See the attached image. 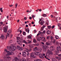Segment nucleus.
Wrapping results in <instances>:
<instances>
[{"label":"nucleus","instance_id":"obj_1","mask_svg":"<svg viewBox=\"0 0 61 61\" xmlns=\"http://www.w3.org/2000/svg\"><path fill=\"white\" fill-rule=\"evenodd\" d=\"M36 39L38 41H40L41 39H42L43 41V42H45V41H46V39L45 37H36Z\"/></svg>","mask_w":61,"mask_h":61},{"label":"nucleus","instance_id":"obj_2","mask_svg":"<svg viewBox=\"0 0 61 61\" xmlns=\"http://www.w3.org/2000/svg\"><path fill=\"white\" fill-rule=\"evenodd\" d=\"M30 57L31 59H34L36 58V56L34 54L33 52H32L30 54Z\"/></svg>","mask_w":61,"mask_h":61},{"label":"nucleus","instance_id":"obj_3","mask_svg":"<svg viewBox=\"0 0 61 61\" xmlns=\"http://www.w3.org/2000/svg\"><path fill=\"white\" fill-rule=\"evenodd\" d=\"M44 56H45V53H43L41 54H39V57L41 58L44 59Z\"/></svg>","mask_w":61,"mask_h":61},{"label":"nucleus","instance_id":"obj_4","mask_svg":"<svg viewBox=\"0 0 61 61\" xmlns=\"http://www.w3.org/2000/svg\"><path fill=\"white\" fill-rule=\"evenodd\" d=\"M42 19H43V18H41L39 22V24L40 23V22H41L40 24L42 25H44V23H45V21H43V20Z\"/></svg>","mask_w":61,"mask_h":61},{"label":"nucleus","instance_id":"obj_5","mask_svg":"<svg viewBox=\"0 0 61 61\" xmlns=\"http://www.w3.org/2000/svg\"><path fill=\"white\" fill-rule=\"evenodd\" d=\"M3 58L5 60L7 61L8 59L9 60H10L11 59V57H7L6 56H5Z\"/></svg>","mask_w":61,"mask_h":61},{"label":"nucleus","instance_id":"obj_6","mask_svg":"<svg viewBox=\"0 0 61 61\" xmlns=\"http://www.w3.org/2000/svg\"><path fill=\"white\" fill-rule=\"evenodd\" d=\"M17 49L20 51H23L24 50V48H23L20 47V46H16Z\"/></svg>","mask_w":61,"mask_h":61},{"label":"nucleus","instance_id":"obj_7","mask_svg":"<svg viewBox=\"0 0 61 61\" xmlns=\"http://www.w3.org/2000/svg\"><path fill=\"white\" fill-rule=\"evenodd\" d=\"M7 29H8V26H5L4 27V32H7Z\"/></svg>","mask_w":61,"mask_h":61},{"label":"nucleus","instance_id":"obj_8","mask_svg":"<svg viewBox=\"0 0 61 61\" xmlns=\"http://www.w3.org/2000/svg\"><path fill=\"white\" fill-rule=\"evenodd\" d=\"M56 49L57 50L55 51V52H58L59 51H61V47L60 46H57L56 48Z\"/></svg>","mask_w":61,"mask_h":61},{"label":"nucleus","instance_id":"obj_9","mask_svg":"<svg viewBox=\"0 0 61 61\" xmlns=\"http://www.w3.org/2000/svg\"><path fill=\"white\" fill-rule=\"evenodd\" d=\"M22 40H23L22 39H20L17 40V42L18 43V44L19 45H21V42L22 41Z\"/></svg>","mask_w":61,"mask_h":61},{"label":"nucleus","instance_id":"obj_10","mask_svg":"<svg viewBox=\"0 0 61 61\" xmlns=\"http://www.w3.org/2000/svg\"><path fill=\"white\" fill-rule=\"evenodd\" d=\"M46 54H50L51 55H53V54L52 53V52H51L49 50H47V53H46Z\"/></svg>","mask_w":61,"mask_h":61},{"label":"nucleus","instance_id":"obj_11","mask_svg":"<svg viewBox=\"0 0 61 61\" xmlns=\"http://www.w3.org/2000/svg\"><path fill=\"white\" fill-rule=\"evenodd\" d=\"M22 52L23 56H24V57H25L27 55V54L26 53L25 51H24H24H23Z\"/></svg>","mask_w":61,"mask_h":61},{"label":"nucleus","instance_id":"obj_12","mask_svg":"<svg viewBox=\"0 0 61 61\" xmlns=\"http://www.w3.org/2000/svg\"><path fill=\"white\" fill-rule=\"evenodd\" d=\"M38 48L37 47L34 48L33 49V51H38Z\"/></svg>","mask_w":61,"mask_h":61},{"label":"nucleus","instance_id":"obj_13","mask_svg":"<svg viewBox=\"0 0 61 61\" xmlns=\"http://www.w3.org/2000/svg\"><path fill=\"white\" fill-rule=\"evenodd\" d=\"M45 45L47 46H51V45H52V43L51 42L50 43H49L47 42H46L45 43Z\"/></svg>","mask_w":61,"mask_h":61},{"label":"nucleus","instance_id":"obj_14","mask_svg":"<svg viewBox=\"0 0 61 61\" xmlns=\"http://www.w3.org/2000/svg\"><path fill=\"white\" fill-rule=\"evenodd\" d=\"M43 49H45V50H44L45 51H46V48L47 46H46V45H44L43 46Z\"/></svg>","mask_w":61,"mask_h":61},{"label":"nucleus","instance_id":"obj_15","mask_svg":"<svg viewBox=\"0 0 61 61\" xmlns=\"http://www.w3.org/2000/svg\"><path fill=\"white\" fill-rule=\"evenodd\" d=\"M0 38L2 39H4L5 38V37L4 35H2L0 37Z\"/></svg>","mask_w":61,"mask_h":61},{"label":"nucleus","instance_id":"obj_16","mask_svg":"<svg viewBox=\"0 0 61 61\" xmlns=\"http://www.w3.org/2000/svg\"><path fill=\"white\" fill-rule=\"evenodd\" d=\"M25 31L26 32H27V33H29V28L25 29Z\"/></svg>","mask_w":61,"mask_h":61},{"label":"nucleus","instance_id":"obj_17","mask_svg":"<svg viewBox=\"0 0 61 61\" xmlns=\"http://www.w3.org/2000/svg\"><path fill=\"white\" fill-rule=\"evenodd\" d=\"M36 55L38 56L40 54V52L38 51H36L35 53Z\"/></svg>","mask_w":61,"mask_h":61},{"label":"nucleus","instance_id":"obj_18","mask_svg":"<svg viewBox=\"0 0 61 61\" xmlns=\"http://www.w3.org/2000/svg\"><path fill=\"white\" fill-rule=\"evenodd\" d=\"M50 49L51 51H52L54 50V48H53V46H51L50 48Z\"/></svg>","mask_w":61,"mask_h":61},{"label":"nucleus","instance_id":"obj_19","mask_svg":"<svg viewBox=\"0 0 61 61\" xmlns=\"http://www.w3.org/2000/svg\"><path fill=\"white\" fill-rule=\"evenodd\" d=\"M46 33L47 35H50L51 34V31H49V30H47Z\"/></svg>","mask_w":61,"mask_h":61},{"label":"nucleus","instance_id":"obj_20","mask_svg":"<svg viewBox=\"0 0 61 61\" xmlns=\"http://www.w3.org/2000/svg\"><path fill=\"white\" fill-rule=\"evenodd\" d=\"M15 61H20V60H19V59L17 58V57H16V58H15Z\"/></svg>","mask_w":61,"mask_h":61},{"label":"nucleus","instance_id":"obj_21","mask_svg":"<svg viewBox=\"0 0 61 61\" xmlns=\"http://www.w3.org/2000/svg\"><path fill=\"white\" fill-rule=\"evenodd\" d=\"M33 42L34 43H36V40L35 39H34L33 40Z\"/></svg>","mask_w":61,"mask_h":61},{"label":"nucleus","instance_id":"obj_22","mask_svg":"<svg viewBox=\"0 0 61 61\" xmlns=\"http://www.w3.org/2000/svg\"><path fill=\"white\" fill-rule=\"evenodd\" d=\"M27 39H30L31 38V36L30 35H28V36H27Z\"/></svg>","mask_w":61,"mask_h":61},{"label":"nucleus","instance_id":"obj_23","mask_svg":"<svg viewBox=\"0 0 61 61\" xmlns=\"http://www.w3.org/2000/svg\"><path fill=\"white\" fill-rule=\"evenodd\" d=\"M9 53L10 55H12V54H13V51H10L9 52Z\"/></svg>","mask_w":61,"mask_h":61},{"label":"nucleus","instance_id":"obj_24","mask_svg":"<svg viewBox=\"0 0 61 61\" xmlns=\"http://www.w3.org/2000/svg\"><path fill=\"white\" fill-rule=\"evenodd\" d=\"M16 49V48L15 47V46H14L12 50L13 51H14V50H15Z\"/></svg>","mask_w":61,"mask_h":61},{"label":"nucleus","instance_id":"obj_25","mask_svg":"<svg viewBox=\"0 0 61 61\" xmlns=\"http://www.w3.org/2000/svg\"><path fill=\"white\" fill-rule=\"evenodd\" d=\"M34 61H42V60L39 59H37L35 60Z\"/></svg>","mask_w":61,"mask_h":61},{"label":"nucleus","instance_id":"obj_26","mask_svg":"<svg viewBox=\"0 0 61 61\" xmlns=\"http://www.w3.org/2000/svg\"><path fill=\"white\" fill-rule=\"evenodd\" d=\"M14 46H13V45H11L10 47V49L11 50H12V49H13Z\"/></svg>","mask_w":61,"mask_h":61},{"label":"nucleus","instance_id":"obj_27","mask_svg":"<svg viewBox=\"0 0 61 61\" xmlns=\"http://www.w3.org/2000/svg\"><path fill=\"white\" fill-rule=\"evenodd\" d=\"M51 60L52 61H57L56 59L55 58H52V59H51Z\"/></svg>","mask_w":61,"mask_h":61},{"label":"nucleus","instance_id":"obj_28","mask_svg":"<svg viewBox=\"0 0 61 61\" xmlns=\"http://www.w3.org/2000/svg\"><path fill=\"white\" fill-rule=\"evenodd\" d=\"M25 51H25V52H28V48H25Z\"/></svg>","mask_w":61,"mask_h":61},{"label":"nucleus","instance_id":"obj_29","mask_svg":"<svg viewBox=\"0 0 61 61\" xmlns=\"http://www.w3.org/2000/svg\"><path fill=\"white\" fill-rule=\"evenodd\" d=\"M34 47V46L32 45H30V48H33Z\"/></svg>","mask_w":61,"mask_h":61},{"label":"nucleus","instance_id":"obj_30","mask_svg":"<svg viewBox=\"0 0 61 61\" xmlns=\"http://www.w3.org/2000/svg\"><path fill=\"white\" fill-rule=\"evenodd\" d=\"M23 43H25V44H28V43H27V42L25 40H23Z\"/></svg>","mask_w":61,"mask_h":61},{"label":"nucleus","instance_id":"obj_31","mask_svg":"<svg viewBox=\"0 0 61 61\" xmlns=\"http://www.w3.org/2000/svg\"><path fill=\"white\" fill-rule=\"evenodd\" d=\"M27 41L28 42L29 44H30V43H31L32 42V41H30L29 40H28Z\"/></svg>","mask_w":61,"mask_h":61},{"label":"nucleus","instance_id":"obj_32","mask_svg":"<svg viewBox=\"0 0 61 61\" xmlns=\"http://www.w3.org/2000/svg\"><path fill=\"white\" fill-rule=\"evenodd\" d=\"M5 51L7 53H9V51H7V50L6 49H4Z\"/></svg>","mask_w":61,"mask_h":61},{"label":"nucleus","instance_id":"obj_33","mask_svg":"<svg viewBox=\"0 0 61 61\" xmlns=\"http://www.w3.org/2000/svg\"><path fill=\"white\" fill-rule=\"evenodd\" d=\"M21 60L22 61H26V60L25 59V58H22V59H21Z\"/></svg>","mask_w":61,"mask_h":61},{"label":"nucleus","instance_id":"obj_34","mask_svg":"<svg viewBox=\"0 0 61 61\" xmlns=\"http://www.w3.org/2000/svg\"><path fill=\"white\" fill-rule=\"evenodd\" d=\"M44 57H45V58H46V59H48V58L47 57H46V56H47V57H48V55H47V54H46V56H45H45H44Z\"/></svg>","mask_w":61,"mask_h":61},{"label":"nucleus","instance_id":"obj_35","mask_svg":"<svg viewBox=\"0 0 61 61\" xmlns=\"http://www.w3.org/2000/svg\"><path fill=\"white\" fill-rule=\"evenodd\" d=\"M7 53L6 55V56H9V55H10V53Z\"/></svg>","mask_w":61,"mask_h":61},{"label":"nucleus","instance_id":"obj_36","mask_svg":"<svg viewBox=\"0 0 61 61\" xmlns=\"http://www.w3.org/2000/svg\"><path fill=\"white\" fill-rule=\"evenodd\" d=\"M58 37H59L57 36H55V38L56 39H58Z\"/></svg>","mask_w":61,"mask_h":61},{"label":"nucleus","instance_id":"obj_37","mask_svg":"<svg viewBox=\"0 0 61 61\" xmlns=\"http://www.w3.org/2000/svg\"><path fill=\"white\" fill-rule=\"evenodd\" d=\"M32 18H33V19H34V18L35 17V16L34 15H32Z\"/></svg>","mask_w":61,"mask_h":61},{"label":"nucleus","instance_id":"obj_38","mask_svg":"<svg viewBox=\"0 0 61 61\" xmlns=\"http://www.w3.org/2000/svg\"><path fill=\"white\" fill-rule=\"evenodd\" d=\"M46 16H47V15L45 14H43V17H46Z\"/></svg>","mask_w":61,"mask_h":61},{"label":"nucleus","instance_id":"obj_39","mask_svg":"<svg viewBox=\"0 0 61 61\" xmlns=\"http://www.w3.org/2000/svg\"><path fill=\"white\" fill-rule=\"evenodd\" d=\"M32 50V49H29L28 50V52H31Z\"/></svg>","mask_w":61,"mask_h":61},{"label":"nucleus","instance_id":"obj_40","mask_svg":"<svg viewBox=\"0 0 61 61\" xmlns=\"http://www.w3.org/2000/svg\"><path fill=\"white\" fill-rule=\"evenodd\" d=\"M50 36H47L46 38V39H47V40H48L49 39V38H50Z\"/></svg>","mask_w":61,"mask_h":61},{"label":"nucleus","instance_id":"obj_41","mask_svg":"<svg viewBox=\"0 0 61 61\" xmlns=\"http://www.w3.org/2000/svg\"><path fill=\"white\" fill-rule=\"evenodd\" d=\"M47 27L48 29H51V26H47Z\"/></svg>","mask_w":61,"mask_h":61},{"label":"nucleus","instance_id":"obj_42","mask_svg":"<svg viewBox=\"0 0 61 61\" xmlns=\"http://www.w3.org/2000/svg\"><path fill=\"white\" fill-rule=\"evenodd\" d=\"M17 32H20V33L21 34L22 33V30H20V31H19V30H17Z\"/></svg>","mask_w":61,"mask_h":61},{"label":"nucleus","instance_id":"obj_43","mask_svg":"<svg viewBox=\"0 0 61 61\" xmlns=\"http://www.w3.org/2000/svg\"><path fill=\"white\" fill-rule=\"evenodd\" d=\"M7 49H8V50H11V49H10V47H7Z\"/></svg>","mask_w":61,"mask_h":61},{"label":"nucleus","instance_id":"obj_44","mask_svg":"<svg viewBox=\"0 0 61 61\" xmlns=\"http://www.w3.org/2000/svg\"><path fill=\"white\" fill-rule=\"evenodd\" d=\"M15 7H15V8H16L17 7V4L15 3Z\"/></svg>","mask_w":61,"mask_h":61},{"label":"nucleus","instance_id":"obj_45","mask_svg":"<svg viewBox=\"0 0 61 61\" xmlns=\"http://www.w3.org/2000/svg\"><path fill=\"white\" fill-rule=\"evenodd\" d=\"M40 31H39L37 35V36H38L40 35Z\"/></svg>","mask_w":61,"mask_h":61},{"label":"nucleus","instance_id":"obj_46","mask_svg":"<svg viewBox=\"0 0 61 61\" xmlns=\"http://www.w3.org/2000/svg\"><path fill=\"white\" fill-rule=\"evenodd\" d=\"M50 55H51L50 54H48V57H51V56H50Z\"/></svg>","mask_w":61,"mask_h":61},{"label":"nucleus","instance_id":"obj_47","mask_svg":"<svg viewBox=\"0 0 61 61\" xmlns=\"http://www.w3.org/2000/svg\"><path fill=\"white\" fill-rule=\"evenodd\" d=\"M12 42V40H10L9 42L10 43H11Z\"/></svg>","mask_w":61,"mask_h":61},{"label":"nucleus","instance_id":"obj_48","mask_svg":"<svg viewBox=\"0 0 61 61\" xmlns=\"http://www.w3.org/2000/svg\"><path fill=\"white\" fill-rule=\"evenodd\" d=\"M58 60H61V58L60 57H58Z\"/></svg>","mask_w":61,"mask_h":61},{"label":"nucleus","instance_id":"obj_49","mask_svg":"<svg viewBox=\"0 0 61 61\" xmlns=\"http://www.w3.org/2000/svg\"><path fill=\"white\" fill-rule=\"evenodd\" d=\"M17 39H18V40H19V39H20V37H17Z\"/></svg>","mask_w":61,"mask_h":61},{"label":"nucleus","instance_id":"obj_50","mask_svg":"<svg viewBox=\"0 0 61 61\" xmlns=\"http://www.w3.org/2000/svg\"><path fill=\"white\" fill-rule=\"evenodd\" d=\"M55 52H56V53H55L56 55H55V54L54 55H58V53H58V52H56V51H55Z\"/></svg>","mask_w":61,"mask_h":61},{"label":"nucleus","instance_id":"obj_51","mask_svg":"<svg viewBox=\"0 0 61 61\" xmlns=\"http://www.w3.org/2000/svg\"><path fill=\"white\" fill-rule=\"evenodd\" d=\"M23 34L24 35H25V32H23Z\"/></svg>","mask_w":61,"mask_h":61},{"label":"nucleus","instance_id":"obj_52","mask_svg":"<svg viewBox=\"0 0 61 61\" xmlns=\"http://www.w3.org/2000/svg\"><path fill=\"white\" fill-rule=\"evenodd\" d=\"M36 46H39V44H36Z\"/></svg>","mask_w":61,"mask_h":61},{"label":"nucleus","instance_id":"obj_53","mask_svg":"<svg viewBox=\"0 0 61 61\" xmlns=\"http://www.w3.org/2000/svg\"><path fill=\"white\" fill-rule=\"evenodd\" d=\"M55 27V26L53 25L51 27L52 29H53V28H54Z\"/></svg>","mask_w":61,"mask_h":61},{"label":"nucleus","instance_id":"obj_54","mask_svg":"<svg viewBox=\"0 0 61 61\" xmlns=\"http://www.w3.org/2000/svg\"><path fill=\"white\" fill-rule=\"evenodd\" d=\"M8 32H9V34H10L11 33V30H9Z\"/></svg>","mask_w":61,"mask_h":61},{"label":"nucleus","instance_id":"obj_55","mask_svg":"<svg viewBox=\"0 0 61 61\" xmlns=\"http://www.w3.org/2000/svg\"><path fill=\"white\" fill-rule=\"evenodd\" d=\"M27 52V56H29V55L30 54H29V52Z\"/></svg>","mask_w":61,"mask_h":61},{"label":"nucleus","instance_id":"obj_56","mask_svg":"<svg viewBox=\"0 0 61 61\" xmlns=\"http://www.w3.org/2000/svg\"><path fill=\"white\" fill-rule=\"evenodd\" d=\"M44 30V28L43 27H42L41 28V30L42 31H43Z\"/></svg>","mask_w":61,"mask_h":61},{"label":"nucleus","instance_id":"obj_57","mask_svg":"<svg viewBox=\"0 0 61 61\" xmlns=\"http://www.w3.org/2000/svg\"><path fill=\"white\" fill-rule=\"evenodd\" d=\"M55 41H56V40H54L53 42V43H54V44H55Z\"/></svg>","mask_w":61,"mask_h":61},{"label":"nucleus","instance_id":"obj_58","mask_svg":"<svg viewBox=\"0 0 61 61\" xmlns=\"http://www.w3.org/2000/svg\"><path fill=\"white\" fill-rule=\"evenodd\" d=\"M7 34L8 36H10V34H9V32H7Z\"/></svg>","mask_w":61,"mask_h":61},{"label":"nucleus","instance_id":"obj_59","mask_svg":"<svg viewBox=\"0 0 61 61\" xmlns=\"http://www.w3.org/2000/svg\"><path fill=\"white\" fill-rule=\"evenodd\" d=\"M51 40H52V39H53V36H51Z\"/></svg>","mask_w":61,"mask_h":61},{"label":"nucleus","instance_id":"obj_60","mask_svg":"<svg viewBox=\"0 0 61 61\" xmlns=\"http://www.w3.org/2000/svg\"><path fill=\"white\" fill-rule=\"evenodd\" d=\"M27 18L26 17H25L24 18V19L25 20H26Z\"/></svg>","mask_w":61,"mask_h":61},{"label":"nucleus","instance_id":"obj_61","mask_svg":"<svg viewBox=\"0 0 61 61\" xmlns=\"http://www.w3.org/2000/svg\"><path fill=\"white\" fill-rule=\"evenodd\" d=\"M45 33H46V31L45 30H44L43 32V34H45Z\"/></svg>","mask_w":61,"mask_h":61},{"label":"nucleus","instance_id":"obj_62","mask_svg":"<svg viewBox=\"0 0 61 61\" xmlns=\"http://www.w3.org/2000/svg\"><path fill=\"white\" fill-rule=\"evenodd\" d=\"M13 6V5H9V6H10V7H12V6Z\"/></svg>","mask_w":61,"mask_h":61},{"label":"nucleus","instance_id":"obj_63","mask_svg":"<svg viewBox=\"0 0 61 61\" xmlns=\"http://www.w3.org/2000/svg\"><path fill=\"white\" fill-rule=\"evenodd\" d=\"M58 56H60V57H61V54H59L58 55Z\"/></svg>","mask_w":61,"mask_h":61},{"label":"nucleus","instance_id":"obj_64","mask_svg":"<svg viewBox=\"0 0 61 61\" xmlns=\"http://www.w3.org/2000/svg\"><path fill=\"white\" fill-rule=\"evenodd\" d=\"M56 45H58V43L57 42H56Z\"/></svg>","mask_w":61,"mask_h":61}]
</instances>
